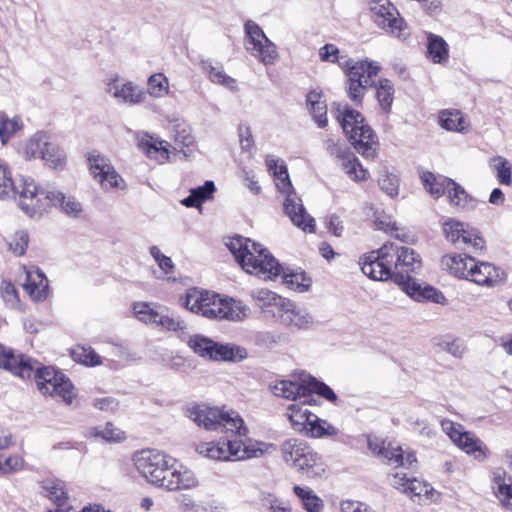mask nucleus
Instances as JSON below:
<instances>
[{"instance_id":"obj_24","label":"nucleus","mask_w":512,"mask_h":512,"mask_svg":"<svg viewBox=\"0 0 512 512\" xmlns=\"http://www.w3.org/2000/svg\"><path fill=\"white\" fill-rule=\"evenodd\" d=\"M234 440L202 442L196 451L200 455L217 461H234Z\"/></svg>"},{"instance_id":"obj_12","label":"nucleus","mask_w":512,"mask_h":512,"mask_svg":"<svg viewBox=\"0 0 512 512\" xmlns=\"http://www.w3.org/2000/svg\"><path fill=\"white\" fill-rule=\"evenodd\" d=\"M104 91L116 103L122 105L137 106L146 101V92L143 88L117 74L106 78Z\"/></svg>"},{"instance_id":"obj_10","label":"nucleus","mask_w":512,"mask_h":512,"mask_svg":"<svg viewBox=\"0 0 512 512\" xmlns=\"http://www.w3.org/2000/svg\"><path fill=\"white\" fill-rule=\"evenodd\" d=\"M137 471L150 483L163 487L170 468L175 460L166 454L152 449H144L133 457Z\"/></svg>"},{"instance_id":"obj_54","label":"nucleus","mask_w":512,"mask_h":512,"mask_svg":"<svg viewBox=\"0 0 512 512\" xmlns=\"http://www.w3.org/2000/svg\"><path fill=\"white\" fill-rule=\"evenodd\" d=\"M172 133L174 142L179 148L189 147L194 143L191 127L185 122L175 123Z\"/></svg>"},{"instance_id":"obj_1","label":"nucleus","mask_w":512,"mask_h":512,"mask_svg":"<svg viewBox=\"0 0 512 512\" xmlns=\"http://www.w3.org/2000/svg\"><path fill=\"white\" fill-rule=\"evenodd\" d=\"M236 261L249 274L264 280H272L282 274L283 283L291 290L304 292L311 285V279L303 271L284 269L261 244L237 236L227 244Z\"/></svg>"},{"instance_id":"obj_55","label":"nucleus","mask_w":512,"mask_h":512,"mask_svg":"<svg viewBox=\"0 0 512 512\" xmlns=\"http://www.w3.org/2000/svg\"><path fill=\"white\" fill-rule=\"evenodd\" d=\"M307 393L311 395V403L314 402L313 393L318 394L330 402L337 400L336 394L328 385L313 377H309L307 380Z\"/></svg>"},{"instance_id":"obj_46","label":"nucleus","mask_w":512,"mask_h":512,"mask_svg":"<svg viewBox=\"0 0 512 512\" xmlns=\"http://www.w3.org/2000/svg\"><path fill=\"white\" fill-rule=\"evenodd\" d=\"M342 160V167L346 174L354 181H360L367 179L369 173L365 169L359 160L348 150L345 158Z\"/></svg>"},{"instance_id":"obj_23","label":"nucleus","mask_w":512,"mask_h":512,"mask_svg":"<svg viewBox=\"0 0 512 512\" xmlns=\"http://www.w3.org/2000/svg\"><path fill=\"white\" fill-rule=\"evenodd\" d=\"M0 367L12 372L21 378H30L34 372L37 361L22 354L15 355L12 351L4 350Z\"/></svg>"},{"instance_id":"obj_48","label":"nucleus","mask_w":512,"mask_h":512,"mask_svg":"<svg viewBox=\"0 0 512 512\" xmlns=\"http://www.w3.org/2000/svg\"><path fill=\"white\" fill-rule=\"evenodd\" d=\"M204 72L208 74L209 79L215 83L222 85L230 90L236 89V81L228 76L221 67L213 66L211 63L205 62L202 66Z\"/></svg>"},{"instance_id":"obj_34","label":"nucleus","mask_w":512,"mask_h":512,"mask_svg":"<svg viewBox=\"0 0 512 512\" xmlns=\"http://www.w3.org/2000/svg\"><path fill=\"white\" fill-rule=\"evenodd\" d=\"M293 492L306 512H323V500L308 486L294 485Z\"/></svg>"},{"instance_id":"obj_13","label":"nucleus","mask_w":512,"mask_h":512,"mask_svg":"<svg viewBox=\"0 0 512 512\" xmlns=\"http://www.w3.org/2000/svg\"><path fill=\"white\" fill-rule=\"evenodd\" d=\"M88 163L93 178L105 192L126 189L124 178L115 170L109 158L101 154H91Z\"/></svg>"},{"instance_id":"obj_58","label":"nucleus","mask_w":512,"mask_h":512,"mask_svg":"<svg viewBox=\"0 0 512 512\" xmlns=\"http://www.w3.org/2000/svg\"><path fill=\"white\" fill-rule=\"evenodd\" d=\"M380 189L390 197L398 195L399 179L396 175L385 173L378 180Z\"/></svg>"},{"instance_id":"obj_4","label":"nucleus","mask_w":512,"mask_h":512,"mask_svg":"<svg viewBox=\"0 0 512 512\" xmlns=\"http://www.w3.org/2000/svg\"><path fill=\"white\" fill-rule=\"evenodd\" d=\"M23 184L26 192H22L21 210L29 217L41 216L52 206H59L70 217H78L83 211L82 204L72 196L54 189H42L34 179L24 180Z\"/></svg>"},{"instance_id":"obj_21","label":"nucleus","mask_w":512,"mask_h":512,"mask_svg":"<svg viewBox=\"0 0 512 512\" xmlns=\"http://www.w3.org/2000/svg\"><path fill=\"white\" fill-rule=\"evenodd\" d=\"M369 447L374 453L382 456L389 465L394 467L411 468L417 461L414 452H405L400 446H394L391 443L387 446L379 447L377 451L378 446L374 447L373 442L369 441Z\"/></svg>"},{"instance_id":"obj_44","label":"nucleus","mask_w":512,"mask_h":512,"mask_svg":"<svg viewBox=\"0 0 512 512\" xmlns=\"http://www.w3.org/2000/svg\"><path fill=\"white\" fill-rule=\"evenodd\" d=\"M146 96L163 98L170 93L169 80L163 73H154L147 80Z\"/></svg>"},{"instance_id":"obj_60","label":"nucleus","mask_w":512,"mask_h":512,"mask_svg":"<svg viewBox=\"0 0 512 512\" xmlns=\"http://www.w3.org/2000/svg\"><path fill=\"white\" fill-rule=\"evenodd\" d=\"M180 509L183 512H209V508L202 502H197L189 495H181L178 498Z\"/></svg>"},{"instance_id":"obj_27","label":"nucleus","mask_w":512,"mask_h":512,"mask_svg":"<svg viewBox=\"0 0 512 512\" xmlns=\"http://www.w3.org/2000/svg\"><path fill=\"white\" fill-rule=\"evenodd\" d=\"M274 395L300 401L303 404H311V395L307 393V383L299 384L289 380L277 382L273 388Z\"/></svg>"},{"instance_id":"obj_64","label":"nucleus","mask_w":512,"mask_h":512,"mask_svg":"<svg viewBox=\"0 0 512 512\" xmlns=\"http://www.w3.org/2000/svg\"><path fill=\"white\" fill-rule=\"evenodd\" d=\"M263 506L269 512H292L291 507L283 500L268 496L263 500Z\"/></svg>"},{"instance_id":"obj_38","label":"nucleus","mask_w":512,"mask_h":512,"mask_svg":"<svg viewBox=\"0 0 512 512\" xmlns=\"http://www.w3.org/2000/svg\"><path fill=\"white\" fill-rule=\"evenodd\" d=\"M214 191V182L208 180L202 186L191 189L189 196L184 198L181 204L186 207L198 208L204 201L212 198Z\"/></svg>"},{"instance_id":"obj_7","label":"nucleus","mask_w":512,"mask_h":512,"mask_svg":"<svg viewBox=\"0 0 512 512\" xmlns=\"http://www.w3.org/2000/svg\"><path fill=\"white\" fill-rule=\"evenodd\" d=\"M338 120L344 133L349 137L355 149L367 159H373L376 153V135L370 126L364 124V118L358 111L344 106L338 108Z\"/></svg>"},{"instance_id":"obj_35","label":"nucleus","mask_w":512,"mask_h":512,"mask_svg":"<svg viewBox=\"0 0 512 512\" xmlns=\"http://www.w3.org/2000/svg\"><path fill=\"white\" fill-rule=\"evenodd\" d=\"M247 357L245 348L230 344H219L214 342V347L209 360L214 361H240Z\"/></svg>"},{"instance_id":"obj_16","label":"nucleus","mask_w":512,"mask_h":512,"mask_svg":"<svg viewBox=\"0 0 512 512\" xmlns=\"http://www.w3.org/2000/svg\"><path fill=\"white\" fill-rule=\"evenodd\" d=\"M369 9L375 24L397 37L405 36V23L390 0H370Z\"/></svg>"},{"instance_id":"obj_30","label":"nucleus","mask_w":512,"mask_h":512,"mask_svg":"<svg viewBox=\"0 0 512 512\" xmlns=\"http://www.w3.org/2000/svg\"><path fill=\"white\" fill-rule=\"evenodd\" d=\"M198 481L194 473L186 468L176 469L174 466L170 468L163 488L173 491L177 489H190L197 486Z\"/></svg>"},{"instance_id":"obj_49","label":"nucleus","mask_w":512,"mask_h":512,"mask_svg":"<svg viewBox=\"0 0 512 512\" xmlns=\"http://www.w3.org/2000/svg\"><path fill=\"white\" fill-rule=\"evenodd\" d=\"M23 123L20 117L9 118L5 113H0V140L6 144L9 139L20 129Z\"/></svg>"},{"instance_id":"obj_62","label":"nucleus","mask_w":512,"mask_h":512,"mask_svg":"<svg viewBox=\"0 0 512 512\" xmlns=\"http://www.w3.org/2000/svg\"><path fill=\"white\" fill-rule=\"evenodd\" d=\"M2 298L6 305L15 308L19 302V296L16 288L10 282H4L2 286Z\"/></svg>"},{"instance_id":"obj_31","label":"nucleus","mask_w":512,"mask_h":512,"mask_svg":"<svg viewBox=\"0 0 512 512\" xmlns=\"http://www.w3.org/2000/svg\"><path fill=\"white\" fill-rule=\"evenodd\" d=\"M24 288L33 299L42 300L46 297L48 292V280L45 275L36 268L33 271H27Z\"/></svg>"},{"instance_id":"obj_43","label":"nucleus","mask_w":512,"mask_h":512,"mask_svg":"<svg viewBox=\"0 0 512 512\" xmlns=\"http://www.w3.org/2000/svg\"><path fill=\"white\" fill-rule=\"evenodd\" d=\"M440 124L444 129L455 132H464L469 126L466 118L458 110L441 112Z\"/></svg>"},{"instance_id":"obj_29","label":"nucleus","mask_w":512,"mask_h":512,"mask_svg":"<svg viewBox=\"0 0 512 512\" xmlns=\"http://www.w3.org/2000/svg\"><path fill=\"white\" fill-rule=\"evenodd\" d=\"M451 189L447 195L451 207L461 211H473L477 208L479 201L470 195L459 183H450Z\"/></svg>"},{"instance_id":"obj_56","label":"nucleus","mask_w":512,"mask_h":512,"mask_svg":"<svg viewBox=\"0 0 512 512\" xmlns=\"http://www.w3.org/2000/svg\"><path fill=\"white\" fill-rule=\"evenodd\" d=\"M188 345L200 357L209 359L214 341L202 335H193L189 338Z\"/></svg>"},{"instance_id":"obj_39","label":"nucleus","mask_w":512,"mask_h":512,"mask_svg":"<svg viewBox=\"0 0 512 512\" xmlns=\"http://www.w3.org/2000/svg\"><path fill=\"white\" fill-rule=\"evenodd\" d=\"M455 444L475 459H483L485 457V445L470 432L464 431Z\"/></svg>"},{"instance_id":"obj_53","label":"nucleus","mask_w":512,"mask_h":512,"mask_svg":"<svg viewBox=\"0 0 512 512\" xmlns=\"http://www.w3.org/2000/svg\"><path fill=\"white\" fill-rule=\"evenodd\" d=\"M72 357L75 361L87 366H97L101 364L100 355L89 346H77L72 350Z\"/></svg>"},{"instance_id":"obj_18","label":"nucleus","mask_w":512,"mask_h":512,"mask_svg":"<svg viewBox=\"0 0 512 512\" xmlns=\"http://www.w3.org/2000/svg\"><path fill=\"white\" fill-rule=\"evenodd\" d=\"M505 279V273L499 267L486 261L474 258L473 264L469 267L468 281L483 287H495Z\"/></svg>"},{"instance_id":"obj_28","label":"nucleus","mask_w":512,"mask_h":512,"mask_svg":"<svg viewBox=\"0 0 512 512\" xmlns=\"http://www.w3.org/2000/svg\"><path fill=\"white\" fill-rule=\"evenodd\" d=\"M473 261L474 257L466 254H448L442 257L441 265L454 277L466 280Z\"/></svg>"},{"instance_id":"obj_15","label":"nucleus","mask_w":512,"mask_h":512,"mask_svg":"<svg viewBox=\"0 0 512 512\" xmlns=\"http://www.w3.org/2000/svg\"><path fill=\"white\" fill-rule=\"evenodd\" d=\"M443 233L446 239L456 246H464L472 251L482 250L485 241L480 233L454 218H448L443 223Z\"/></svg>"},{"instance_id":"obj_11","label":"nucleus","mask_w":512,"mask_h":512,"mask_svg":"<svg viewBox=\"0 0 512 512\" xmlns=\"http://www.w3.org/2000/svg\"><path fill=\"white\" fill-rule=\"evenodd\" d=\"M245 48L264 65H272L278 59L276 45L266 36L261 27L252 20L244 24Z\"/></svg>"},{"instance_id":"obj_57","label":"nucleus","mask_w":512,"mask_h":512,"mask_svg":"<svg viewBox=\"0 0 512 512\" xmlns=\"http://www.w3.org/2000/svg\"><path fill=\"white\" fill-rule=\"evenodd\" d=\"M29 235L25 230H19L8 240L9 249L16 256H22L28 247Z\"/></svg>"},{"instance_id":"obj_36","label":"nucleus","mask_w":512,"mask_h":512,"mask_svg":"<svg viewBox=\"0 0 512 512\" xmlns=\"http://www.w3.org/2000/svg\"><path fill=\"white\" fill-rule=\"evenodd\" d=\"M320 91H311L307 94V105L318 127L324 128L327 125V106L322 100Z\"/></svg>"},{"instance_id":"obj_33","label":"nucleus","mask_w":512,"mask_h":512,"mask_svg":"<svg viewBox=\"0 0 512 512\" xmlns=\"http://www.w3.org/2000/svg\"><path fill=\"white\" fill-rule=\"evenodd\" d=\"M421 180L426 191L434 198L438 199L443 195H448L451 189L450 183L454 180L443 177L435 176L433 173L426 171L421 174Z\"/></svg>"},{"instance_id":"obj_37","label":"nucleus","mask_w":512,"mask_h":512,"mask_svg":"<svg viewBox=\"0 0 512 512\" xmlns=\"http://www.w3.org/2000/svg\"><path fill=\"white\" fill-rule=\"evenodd\" d=\"M313 416V413L303 409L297 403L291 404L287 408V417L296 432L305 434Z\"/></svg>"},{"instance_id":"obj_45","label":"nucleus","mask_w":512,"mask_h":512,"mask_svg":"<svg viewBox=\"0 0 512 512\" xmlns=\"http://www.w3.org/2000/svg\"><path fill=\"white\" fill-rule=\"evenodd\" d=\"M48 136L43 132L35 133L25 144V159H36L42 157L44 150L48 144Z\"/></svg>"},{"instance_id":"obj_61","label":"nucleus","mask_w":512,"mask_h":512,"mask_svg":"<svg viewBox=\"0 0 512 512\" xmlns=\"http://www.w3.org/2000/svg\"><path fill=\"white\" fill-rule=\"evenodd\" d=\"M97 435L103 439L112 442H119L125 439V434L119 428L115 427L112 423H106V425L97 431Z\"/></svg>"},{"instance_id":"obj_8","label":"nucleus","mask_w":512,"mask_h":512,"mask_svg":"<svg viewBox=\"0 0 512 512\" xmlns=\"http://www.w3.org/2000/svg\"><path fill=\"white\" fill-rule=\"evenodd\" d=\"M338 65L347 76V93L351 101L360 105L366 90L376 85L375 78L380 71L377 62L369 60L354 61L352 59L339 60Z\"/></svg>"},{"instance_id":"obj_63","label":"nucleus","mask_w":512,"mask_h":512,"mask_svg":"<svg viewBox=\"0 0 512 512\" xmlns=\"http://www.w3.org/2000/svg\"><path fill=\"white\" fill-rule=\"evenodd\" d=\"M339 49L333 44H326L319 50V55L322 61H329L332 63H338L339 60L344 61L347 57H339Z\"/></svg>"},{"instance_id":"obj_19","label":"nucleus","mask_w":512,"mask_h":512,"mask_svg":"<svg viewBox=\"0 0 512 512\" xmlns=\"http://www.w3.org/2000/svg\"><path fill=\"white\" fill-rule=\"evenodd\" d=\"M58 378V381L54 382V379L47 380L44 377L43 380L36 382L37 387L43 394H48L70 405L76 397L74 386L66 375L58 376Z\"/></svg>"},{"instance_id":"obj_42","label":"nucleus","mask_w":512,"mask_h":512,"mask_svg":"<svg viewBox=\"0 0 512 512\" xmlns=\"http://www.w3.org/2000/svg\"><path fill=\"white\" fill-rule=\"evenodd\" d=\"M493 489L495 495L505 508L512 507V482L511 479H506L502 473L498 472L494 474Z\"/></svg>"},{"instance_id":"obj_51","label":"nucleus","mask_w":512,"mask_h":512,"mask_svg":"<svg viewBox=\"0 0 512 512\" xmlns=\"http://www.w3.org/2000/svg\"><path fill=\"white\" fill-rule=\"evenodd\" d=\"M394 86L389 79L379 80L376 96L381 108L385 112H389L394 99Z\"/></svg>"},{"instance_id":"obj_5","label":"nucleus","mask_w":512,"mask_h":512,"mask_svg":"<svg viewBox=\"0 0 512 512\" xmlns=\"http://www.w3.org/2000/svg\"><path fill=\"white\" fill-rule=\"evenodd\" d=\"M186 415L199 427L208 431L232 432L240 437L248 433L243 419L233 410L224 411L206 405H196L188 408Z\"/></svg>"},{"instance_id":"obj_41","label":"nucleus","mask_w":512,"mask_h":512,"mask_svg":"<svg viewBox=\"0 0 512 512\" xmlns=\"http://www.w3.org/2000/svg\"><path fill=\"white\" fill-rule=\"evenodd\" d=\"M338 433L339 430L335 426L314 414L305 435L312 438H324L336 436Z\"/></svg>"},{"instance_id":"obj_2","label":"nucleus","mask_w":512,"mask_h":512,"mask_svg":"<svg viewBox=\"0 0 512 512\" xmlns=\"http://www.w3.org/2000/svg\"><path fill=\"white\" fill-rule=\"evenodd\" d=\"M387 244L389 254H393L391 263L393 281L416 301H431L443 304L445 296L441 291L429 285L422 286L411 276L412 273H418L422 267L419 254L409 247L394 243Z\"/></svg>"},{"instance_id":"obj_25","label":"nucleus","mask_w":512,"mask_h":512,"mask_svg":"<svg viewBox=\"0 0 512 512\" xmlns=\"http://www.w3.org/2000/svg\"><path fill=\"white\" fill-rule=\"evenodd\" d=\"M138 147L150 158H155L164 162L169 158L168 147L170 144L165 140L154 138L146 132H140L136 135Z\"/></svg>"},{"instance_id":"obj_14","label":"nucleus","mask_w":512,"mask_h":512,"mask_svg":"<svg viewBox=\"0 0 512 512\" xmlns=\"http://www.w3.org/2000/svg\"><path fill=\"white\" fill-rule=\"evenodd\" d=\"M393 254H389L388 244L385 243L377 250H373L360 258L359 265L362 272L373 280H393L392 276Z\"/></svg>"},{"instance_id":"obj_3","label":"nucleus","mask_w":512,"mask_h":512,"mask_svg":"<svg viewBox=\"0 0 512 512\" xmlns=\"http://www.w3.org/2000/svg\"><path fill=\"white\" fill-rule=\"evenodd\" d=\"M181 301L186 309L209 319L242 321L249 312L248 306L241 301L197 288L189 289Z\"/></svg>"},{"instance_id":"obj_40","label":"nucleus","mask_w":512,"mask_h":512,"mask_svg":"<svg viewBox=\"0 0 512 512\" xmlns=\"http://www.w3.org/2000/svg\"><path fill=\"white\" fill-rule=\"evenodd\" d=\"M427 51L429 58L434 63L443 64L449 59L448 44L440 36L434 34L428 35Z\"/></svg>"},{"instance_id":"obj_50","label":"nucleus","mask_w":512,"mask_h":512,"mask_svg":"<svg viewBox=\"0 0 512 512\" xmlns=\"http://www.w3.org/2000/svg\"><path fill=\"white\" fill-rule=\"evenodd\" d=\"M41 159L48 166L54 169H61L65 165L66 154L59 146L48 142Z\"/></svg>"},{"instance_id":"obj_9","label":"nucleus","mask_w":512,"mask_h":512,"mask_svg":"<svg viewBox=\"0 0 512 512\" xmlns=\"http://www.w3.org/2000/svg\"><path fill=\"white\" fill-rule=\"evenodd\" d=\"M280 182L276 183L280 193L285 195L283 208L284 213L290 218L292 223L305 232L312 233L315 231V220L306 211L302 200L296 194L287 172L286 166L280 167Z\"/></svg>"},{"instance_id":"obj_22","label":"nucleus","mask_w":512,"mask_h":512,"mask_svg":"<svg viewBox=\"0 0 512 512\" xmlns=\"http://www.w3.org/2000/svg\"><path fill=\"white\" fill-rule=\"evenodd\" d=\"M276 446L272 443H266L253 439L234 440V461L250 458H259L264 454L272 453Z\"/></svg>"},{"instance_id":"obj_6","label":"nucleus","mask_w":512,"mask_h":512,"mask_svg":"<svg viewBox=\"0 0 512 512\" xmlns=\"http://www.w3.org/2000/svg\"><path fill=\"white\" fill-rule=\"evenodd\" d=\"M280 452L287 465L308 478L322 477L326 472L322 457L303 440H285L280 446Z\"/></svg>"},{"instance_id":"obj_47","label":"nucleus","mask_w":512,"mask_h":512,"mask_svg":"<svg viewBox=\"0 0 512 512\" xmlns=\"http://www.w3.org/2000/svg\"><path fill=\"white\" fill-rule=\"evenodd\" d=\"M490 166L499 184L505 186L512 184V164L507 159L502 156L494 157Z\"/></svg>"},{"instance_id":"obj_59","label":"nucleus","mask_w":512,"mask_h":512,"mask_svg":"<svg viewBox=\"0 0 512 512\" xmlns=\"http://www.w3.org/2000/svg\"><path fill=\"white\" fill-rule=\"evenodd\" d=\"M155 324L168 331H179L186 328L185 322L181 319L161 313H159Z\"/></svg>"},{"instance_id":"obj_17","label":"nucleus","mask_w":512,"mask_h":512,"mask_svg":"<svg viewBox=\"0 0 512 512\" xmlns=\"http://www.w3.org/2000/svg\"><path fill=\"white\" fill-rule=\"evenodd\" d=\"M279 323L295 329H308L314 324L313 316L303 307L286 298L277 316Z\"/></svg>"},{"instance_id":"obj_52","label":"nucleus","mask_w":512,"mask_h":512,"mask_svg":"<svg viewBox=\"0 0 512 512\" xmlns=\"http://www.w3.org/2000/svg\"><path fill=\"white\" fill-rule=\"evenodd\" d=\"M135 317L144 322L155 324L160 312L156 310V305L150 302H136L133 304Z\"/></svg>"},{"instance_id":"obj_32","label":"nucleus","mask_w":512,"mask_h":512,"mask_svg":"<svg viewBox=\"0 0 512 512\" xmlns=\"http://www.w3.org/2000/svg\"><path fill=\"white\" fill-rule=\"evenodd\" d=\"M41 492L59 508L66 505L68 493L65 483L60 479H46L41 483Z\"/></svg>"},{"instance_id":"obj_20","label":"nucleus","mask_w":512,"mask_h":512,"mask_svg":"<svg viewBox=\"0 0 512 512\" xmlns=\"http://www.w3.org/2000/svg\"><path fill=\"white\" fill-rule=\"evenodd\" d=\"M32 179L30 176L19 175L16 180L12 179L11 170L8 164L0 159V198L5 199L11 196L17 197L18 205L21 208L23 200L22 192H26L24 180Z\"/></svg>"},{"instance_id":"obj_26","label":"nucleus","mask_w":512,"mask_h":512,"mask_svg":"<svg viewBox=\"0 0 512 512\" xmlns=\"http://www.w3.org/2000/svg\"><path fill=\"white\" fill-rule=\"evenodd\" d=\"M251 297L256 306L259 307L266 316H272L274 318L277 316L283 302L286 300V298L264 288L253 290Z\"/></svg>"}]
</instances>
